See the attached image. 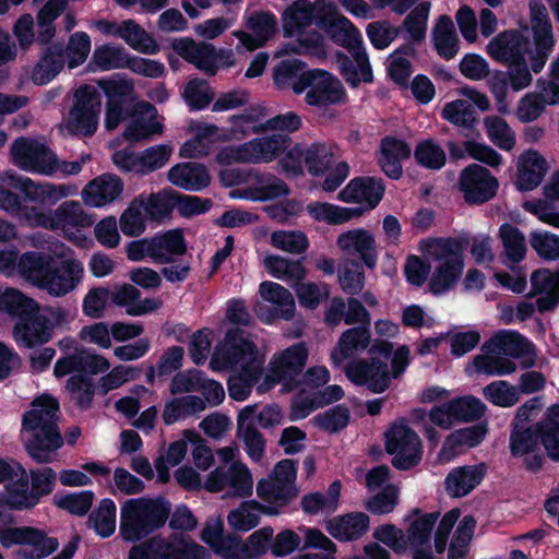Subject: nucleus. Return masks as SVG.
I'll return each instance as SVG.
<instances>
[{"label":"nucleus","mask_w":559,"mask_h":559,"mask_svg":"<svg viewBox=\"0 0 559 559\" xmlns=\"http://www.w3.org/2000/svg\"><path fill=\"white\" fill-rule=\"evenodd\" d=\"M449 408L455 423H478L484 417L487 406L474 395H464L449 401Z\"/></svg>","instance_id":"obj_50"},{"label":"nucleus","mask_w":559,"mask_h":559,"mask_svg":"<svg viewBox=\"0 0 559 559\" xmlns=\"http://www.w3.org/2000/svg\"><path fill=\"white\" fill-rule=\"evenodd\" d=\"M0 210H3L11 215L15 216L20 222L34 228V222L31 218L29 209H38L37 206H29L23 203L22 197L12 191V187L4 185L0 179Z\"/></svg>","instance_id":"obj_57"},{"label":"nucleus","mask_w":559,"mask_h":559,"mask_svg":"<svg viewBox=\"0 0 559 559\" xmlns=\"http://www.w3.org/2000/svg\"><path fill=\"white\" fill-rule=\"evenodd\" d=\"M337 247L348 257H357L362 266L369 270L378 263L377 242L373 235L364 229L356 228L342 233L336 240Z\"/></svg>","instance_id":"obj_20"},{"label":"nucleus","mask_w":559,"mask_h":559,"mask_svg":"<svg viewBox=\"0 0 559 559\" xmlns=\"http://www.w3.org/2000/svg\"><path fill=\"white\" fill-rule=\"evenodd\" d=\"M171 509V502L164 496L126 500L120 508V537L127 543H138L152 537L166 525Z\"/></svg>","instance_id":"obj_1"},{"label":"nucleus","mask_w":559,"mask_h":559,"mask_svg":"<svg viewBox=\"0 0 559 559\" xmlns=\"http://www.w3.org/2000/svg\"><path fill=\"white\" fill-rule=\"evenodd\" d=\"M414 514H419L406 528L405 542L406 547L423 548L430 542L432 530L439 518L438 512L424 513L419 509L413 510Z\"/></svg>","instance_id":"obj_43"},{"label":"nucleus","mask_w":559,"mask_h":559,"mask_svg":"<svg viewBox=\"0 0 559 559\" xmlns=\"http://www.w3.org/2000/svg\"><path fill=\"white\" fill-rule=\"evenodd\" d=\"M171 47L178 56L206 75L214 76L217 73L219 55L213 44L195 43L190 37H181L174 39Z\"/></svg>","instance_id":"obj_18"},{"label":"nucleus","mask_w":559,"mask_h":559,"mask_svg":"<svg viewBox=\"0 0 559 559\" xmlns=\"http://www.w3.org/2000/svg\"><path fill=\"white\" fill-rule=\"evenodd\" d=\"M518 169V190L527 192L542 183L548 171V163L539 152L528 150L521 155Z\"/></svg>","instance_id":"obj_28"},{"label":"nucleus","mask_w":559,"mask_h":559,"mask_svg":"<svg viewBox=\"0 0 559 559\" xmlns=\"http://www.w3.org/2000/svg\"><path fill=\"white\" fill-rule=\"evenodd\" d=\"M22 429L29 436L24 442L28 456L37 464H49L56 459L57 451L62 448L64 439L57 423L43 424L41 417L35 412H25Z\"/></svg>","instance_id":"obj_4"},{"label":"nucleus","mask_w":559,"mask_h":559,"mask_svg":"<svg viewBox=\"0 0 559 559\" xmlns=\"http://www.w3.org/2000/svg\"><path fill=\"white\" fill-rule=\"evenodd\" d=\"M151 259L159 264L175 262V257L187 252V241L182 229L175 228L157 233L150 238Z\"/></svg>","instance_id":"obj_25"},{"label":"nucleus","mask_w":559,"mask_h":559,"mask_svg":"<svg viewBox=\"0 0 559 559\" xmlns=\"http://www.w3.org/2000/svg\"><path fill=\"white\" fill-rule=\"evenodd\" d=\"M66 389L78 408L81 411L91 408L95 396V384L92 378L86 374H72L67 380Z\"/></svg>","instance_id":"obj_58"},{"label":"nucleus","mask_w":559,"mask_h":559,"mask_svg":"<svg viewBox=\"0 0 559 559\" xmlns=\"http://www.w3.org/2000/svg\"><path fill=\"white\" fill-rule=\"evenodd\" d=\"M528 38L518 29H507L487 45V53L496 61L508 64L525 57Z\"/></svg>","instance_id":"obj_22"},{"label":"nucleus","mask_w":559,"mask_h":559,"mask_svg":"<svg viewBox=\"0 0 559 559\" xmlns=\"http://www.w3.org/2000/svg\"><path fill=\"white\" fill-rule=\"evenodd\" d=\"M457 187L468 205H481L496 197L499 181L488 168L474 163L462 169Z\"/></svg>","instance_id":"obj_12"},{"label":"nucleus","mask_w":559,"mask_h":559,"mask_svg":"<svg viewBox=\"0 0 559 559\" xmlns=\"http://www.w3.org/2000/svg\"><path fill=\"white\" fill-rule=\"evenodd\" d=\"M31 489L25 500L29 501V510L38 506L44 497L52 493L56 487L57 473L49 466L31 468Z\"/></svg>","instance_id":"obj_42"},{"label":"nucleus","mask_w":559,"mask_h":559,"mask_svg":"<svg viewBox=\"0 0 559 559\" xmlns=\"http://www.w3.org/2000/svg\"><path fill=\"white\" fill-rule=\"evenodd\" d=\"M371 332L368 326H354L347 329L338 338L337 346L331 354V360L338 366L350 358L355 353L367 349L370 345Z\"/></svg>","instance_id":"obj_33"},{"label":"nucleus","mask_w":559,"mask_h":559,"mask_svg":"<svg viewBox=\"0 0 559 559\" xmlns=\"http://www.w3.org/2000/svg\"><path fill=\"white\" fill-rule=\"evenodd\" d=\"M263 263L269 274L277 280L300 282L307 274L301 260L294 261L271 254L264 258Z\"/></svg>","instance_id":"obj_46"},{"label":"nucleus","mask_w":559,"mask_h":559,"mask_svg":"<svg viewBox=\"0 0 559 559\" xmlns=\"http://www.w3.org/2000/svg\"><path fill=\"white\" fill-rule=\"evenodd\" d=\"M70 109V124L73 131L88 138L95 134L102 107V96L97 88L90 84L80 85L74 92Z\"/></svg>","instance_id":"obj_10"},{"label":"nucleus","mask_w":559,"mask_h":559,"mask_svg":"<svg viewBox=\"0 0 559 559\" xmlns=\"http://www.w3.org/2000/svg\"><path fill=\"white\" fill-rule=\"evenodd\" d=\"M469 245L466 237L431 238L428 240V253L440 263L448 259H463V252Z\"/></svg>","instance_id":"obj_49"},{"label":"nucleus","mask_w":559,"mask_h":559,"mask_svg":"<svg viewBox=\"0 0 559 559\" xmlns=\"http://www.w3.org/2000/svg\"><path fill=\"white\" fill-rule=\"evenodd\" d=\"M385 193L382 178L373 176L355 177L338 192V200L346 203L365 204L367 210L376 209Z\"/></svg>","instance_id":"obj_19"},{"label":"nucleus","mask_w":559,"mask_h":559,"mask_svg":"<svg viewBox=\"0 0 559 559\" xmlns=\"http://www.w3.org/2000/svg\"><path fill=\"white\" fill-rule=\"evenodd\" d=\"M483 395L488 402L499 407H511L520 400L518 388L506 380L490 382L483 388Z\"/></svg>","instance_id":"obj_62"},{"label":"nucleus","mask_w":559,"mask_h":559,"mask_svg":"<svg viewBox=\"0 0 559 559\" xmlns=\"http://www.w3.org/2000/svg\"><path fill=\"white\" fill-rule=\"evenodd\" d=\"M177 191L165 188L157 193H152L147 201H144V211L152 221H163L171 216L177 206Z\"/></svg>","instance_id":"obj_54"},{"label":"nucleus","mask_w":559,"mask_h":559,"mask_svg":"<svg viewBox=\"0 0 559 559\" xmlns=\"http://www.w3.org/2000/svg\"><path fill=\"white\" fill-rule=\"evenodd\" d=\"M4 185L12 187L23 194V202L28 201L43 206H52L68 195L64 186L53 183H36L31 178L17 175L14 171H5L1 175Z\"/></svg>","instance_id":"obj_13"},{"label":"nucleus","mask_w":559,"mask_h":559,"mask_svg":"<svg viewBox=\"0 0 559 559\" xmlns=\"http://www.w3.org/2000/svg\"><path fill=\"white\" fill-rule=\"evenodd\" d=\"M441 116L450 123L474 131L479 116L474 106L466 99H455L447 103L442 109Z\"/></svg>","instance_id":"obj_45"},{"label":"nucleus","mask_w":559,"mask_h":559,"mask_svg":"<svg viewBox=\"0 0 559 559\" xmlns=\"http://www.w3.org/2000/svg\"><path fill=\"white\" fill-rule=\"evenodd\" d=\"M116 37L123 39L128 46L141 53L155 55L160 50L153 36L131 19L119 24Z\"/></svg>","instance_id":"obj_38"},{"label":"nucleus","mask_w":559,"mask_h":559,"mask_svg":"<svg viewBox=\"0 0 559 559\" xmlns=\"http://www.w3.org/2000/svg\"><path fill=\"white\" fill-rule=\"evenodd\" d=\"M488 432L487 421H478L473 426L456 429L444 440L441 453L450 457L456 455L463 447L475 448L479 445Z\"/></svg>","instance_id":"obj_35"},{"label":"nucleus","mask_w":559,"mask_h":559,"mask_svg":"<svg viewBox=\"0 0 559 559\" xmlns=\"http://www.w3.org/2000/svg\"><path fill=\"white\" fill-rule=\"evenodd\" d=\"M369 516L364 512H352L330 520L326 530L335 539L348 542L360 538L369 528Z\"/></svg>","instance_id":"obj_32"},{"label":"nucleus","mask_w":559,"mask_h":559,"mask_svg":"<svg viewBox=\"0 0 559 559\" xmlns=\"http://www.w3.org/2000/svg\"><path fill=\"white\" fill-rule=\"evenodd\" d=\"M414 158L419 166L430 170H440L447 163L444 150L433 139L419 141L414 150Z\"/></svg>","instance_id":"obj_56"},{"label":"nucleus","mask_w":559,"mask_h":559,"mask_svg":"<svg viewBox=\"0 0 559 559\" xmlns=\"http://www.w3.org/2000/svg\"><path fill=\"white\" fill-rule=\"evenodd\" d=\"M385 451L392 455V466L397 471L416 467L423 457L419 436L407 424L394 423L385 432Z\"/></svg>","instance_id":"obj_6"},{"label":"nucleus","mask_w":559,"mask_h":559,"mask_svg":"<svg viewBox=\"0 0 559 559\" xmlns=\"http://www.w3.org/2000/svg\"><path fill=\"white\" fill-rule=\"evenodd\" d=\"M345 374L356 385L366 386L371 393L380 394L391 384V376L385 361L379 358L349 362Z\"/></svg>","instance_id":"obj_17"},{"label":"nucleus","mask_w":559,"mask_h":559,"mask_svg":"<svg viewBox=\"0 0 559 559\" xmlns=\"http://www.w3.org/2000/svg\"><path fill=\"white\" fill-rule=\"evenodd\" d=\"M293 91L297 95L307 91L306 103L318 108L336 105L345 95L341 81L329 71L321 69L309 70L299 83L293 84Z\"/></svg>","instance_id":"obj_7"},{"label":"nucleus","mask_w":559,"mask_h":559,"mask_svg":"<svg viewBox=\"0 0 559 559\" xmlns=\"http://www.w3.org/2000/svg\"><path fill=\"white\" fill-rule=\"evenodd\" d=\"M431 39L437 53L444 60L453 59L460 50V39L452 19L440 15L431 31Z\"/></svg>","instance_id":"obj_34"},{"label":"nucleus","mask_w":559,"mask_h":559,"mask_svg":"<svg viewBox=\"0 0 559 559\" xmlns=\"http://www.w3.org/2000/svg\"><path fill=\"white\" fill-rule=\"evenodd\" d=\"M255 491L264 503L257 500H251L250 503L262 510V514L276 516L298 497L299 488L266 477L258 480Z\"/></svg>","instance_id":"obj_16"},{"label":"nucleus","mask_w":559,"mask_h":559,"mask_svg":"<svg viewBox=\"0 0 559 559\" xmlns=\"http://www.w3.org/2000/svg\"><path fill=\"white\" fill-rule=\"evenodd\" d=\"M84 265L75 258L55 257L44 289L52 297H63L82 282Z\"/></svg>","instance_id":"obj_15"},{"label":"nucleus","mask_w":559,"mask_h":559,"mask_svg":"<svg viewBox=\"0 0 559 559\" xmlns=\"http://www.w3.org/2000/svg\"><path fill=\"white\" fill-rule=\"evenodd\" d=\"M94 492L92 490H83L79 492H67L64 495H56L55 504L70 514L84 516L88 513L94 501Z\"/></svg>","instance_id":"obj_64"},{"label":"nucleus","mask_w":559,"mask_h":559,"mask_svg":"<svg viewBox=\"0 0 559 559\" xmlns=\"http://www.w3.org/2000/svg\"><path fill=\"white\" fill-rule=\"evenodd\" d=\"M176 543L154 535L134 543L128 552V559H178Z\"/></svg>","instance_id":"obj_37"},{"label":"nucleus","mask_w":559,"mask_h":559,"mask_svg":"<svg viewBox=\"0 0 559 559\" xmlns=\"http://www.w3.org/2000/svg\"><path fill=\"white\" fill-rule=\"evenodd\" d=\"M484 126L489 140L503 151H511L515 146L514 132L506 121L499 116H487L484 119Z\"/></svg>","instance_id":"obj_59"},{"label":"nucleus","mask_w":559,"mask_h":559,"mask_svg":"<svg viewBox=\"0 0 559 559\" xmlns=\"http://www.w3.org/2000/svg\"><path fill=\"white\" fill-rule=\"evenodd\" d=\"M68 317V311L62 307H38V310L15 322L13 337L19 345L29 349L45 345L52 340L56 328L69 322Z\"/></svg>","instance_id":"obj_3"},{"label":"nucleus","mask_w":559,"mask_h":559,"mask_svg":"<svg viewBox=\"0 0 559 559\" xmlns=\"http://www.w3.org/2000/svg\"><path fill=\"white\" fill-rule=\"evenodd\" d=\"M4 185L12 187L23 194V202L28 201L43 206H52L68 195L64 186L53 183H36L31 178L17 175L14 171H5L1 175Z\"/></svg>","instance_id":"obj_14"},{"label":"nucleus","mask_w":559,"mask_h":559,"mask_svg":"<svg viewBox=\"0 0 559 559\" xmlns=\"http://www.w3.org/2000/svg\"><path fill=\"white\" fill-rule=\"evenodd\" d=\"M365 211H368L366 206L343 207L328 202H313L307 206V212L313 219L325 222L329 225H340L349 222L361 216Z\"/></svg>","instance_id":"obj_39"},{"label":"nucleus","mask_w":559,"mask_h":559,"mask_svg":"<svg viewBox=\"0 0 559 559\" xmlns=\"http://www.w3.org/2000/svg\"><path fill=\"white\" fill-rule=\"evenodd\" d=\"M499 237L503 246V263L511 271H515V264L522 262L526 257L525 236L516 226L503 223L499 227Z\"/></svg>","instance_id":"obj_36"},{"label":"nucleus","mask_w":559,"mask_h":559,"mask_svg":"<svg viewBox=\"0 0 559 559\" xmlns=\"http://www.w3.org/2000/svg\"><path fill=\"white\" fill-rule=\"evenodd\" d=\"M28 212L32 214L29 219H33L34 228L43 227L50 230L87 228L95 221L78 201H66L53 213L40 209H29Z\"/></svg>","instance_id":"obj_11"},{"label":"nucleus","mask_w":559,"mask_h":559,"mask_svg":"<svg viewBox=\"0 0 559 559\" xmlns=\"http://www.w3.org/2000/svg\"><path fill=\"white\" fill-rule=\"evenodd\" d=\"M117 507L112 499L100 500L98 507L93 510L86 521V526L93 528L102 538L110 537L116 531Z\"/></svg>","instance_id":"obj_44"},{"label":"nucleus","mask_w":559,"mask_h":559,"mask_svg":"<svg viewBox=\"0 0 559 559\" xmlns=\"http://www.w3.org/2000/svg\"><path fill=\"white\" fill-rule=\"evenodd\" d=\"M38 307L39 305L36 300L27 297L15 288H7L4 293L0 295V310L11 317H15L17 321H22L23 318L38 310Z\"/></svg>","instance_id":"obj_47"},{"label":"nucleus","mask_w":559,"mask_h":559,"mask_svg":"<svg viewBox=\"0 0 559 559\" xmlns=\"http://www.w3.org/2000/svg\"><path fill=\"white\" fill-rule=\"evenodd\" d=\"M66 64L64 46L62 43H53L47 46L39 60L32 70L31 79L36 85H46L51 82Z\"/></svg>","instance_id":"obj_30"},{"label":"nucleus","mask_w":559,"mask_h":559,"mask_svg":"<svg viewBox=\"0 0 559 559\" xmlns=\"http://www.w3.org/2000/svg\"><path fill=\"white\" fill-rule=\"evenodd\" d=\"M55 257L43 251H26L19 259V274L39 289H44Z\"/></svg>","instance_id":"obj_31"},{"label":"nucleus","mask_w":559,"mask_h":559,"mask_svg":"<svg viewBox=\"0 0 559 559\" xmlns=\"http://www.w3.org/2000/svg\"><path fill=\"white\" fill-rule=\"evenodd\" d=\"M259 293L264 300L283 308L282 316L285 320H289L293 317L295 302L287 288L281 284L264 281L260 284Z\"/></svg>","instance_id":"obj_61"},{"label":"nucleus","mask_w":559,"mask_h":559,"mask_svg":"<svg viewBox=\"0 0 559 559\" xmlns=\"http://www.w3.org/2000/svg\"><path fill=\"white\" fill-rule=\"evenodd\" d=\"M290 144L292 138L283 133L255 138L233 150L230 155L221 151L217 154V160L227 164L230 159L236 163H267L285 153Z\"/></svg>","instance_id":"obj_8"},{"label":"nucleus","mask_w":559,"mask_h":559,"mask_svg":"<svg viewBox=\"0 0 559 559\" xmlns=\"http://www.w3.org/2000/svg\"><path fill=\"white\" fill-rule=\"evenodd\" d=\"M528 9L534 41H555L551 21L543 1L530 0Z\"/></svg>","instance_id":"obj_60"},{"label":"nucleus","mask_w":559,"mask_h":559,"mask_svg":"<svg viewBox=\"0 0 559 559\" xmlns=\"http://www.w3.org/2000/svg\"><path fill=\"white\" fill-rule=\"evenodd\" d=\"M308 356L309 350L305 342L295 343L275 355L270 362L269 373L258 390L262 391L264 384L267 390L280 383L285 392L298 389V379L307 365Z\"/></svg>","instance_id":"obj_5"},{"label":"nucleus","mask_w":559,"mask_h":559,"mask_svg":"<svg viewBox=\"0 0 559 559\" xmlns=\"http://www.w3.org/2000/svg\"><path fill=\"white\" fill-rule=\"evenodd\" d=\"M481 349L486 353H501L514 359L535 356L534 344L518 331H500L496 333L485 342Z\"/></svg>","instance_id":"obj_27"},{"label":"nucleus","mask_w":559,"mask_h":559,"mask_svg":"<svg viewBox=\"0 0 559 559\" xmlns=\"http://www.w3.org/2000/svg\"><path fill=\"white\" fill-rule=\"evenodd\" d=\"M539 432L537 423L524 426L520 423H512L509 438V449L512 457H522L538 450Z\"/></svg>","instance_id":"obj_41"},{"label":"nucleus","mask_w":559,"mask_h":559,"mask_svg":"<svg viewBox=\"0 0 559 559\" xmlns=\"http://www.w3.org/2000/svg\"><path fill=\"white\" fill-rule=\"evenodd\" d=\"M157 109L153 104L145 100L138 102V108L122 132L123 139L130 143H136L162 134L164 124L157 121Z\"/></svg>","instance_id":"obj_21"},{"label":"nucleus","mask_w":559,"mask_h":559,"mask_svg":"<svg viewBox=\"0 0 559 559\" xmlns=\"http://www.w3.org/2000/svg\"><path fill=\"white\" fill-rule=\"evenodd\" d=\"M263 368L242 367L237 376L230 377L227 386L230 399L241 402L249 397L252 388L259 382Z\"/></svg>","instance_id":"obj_52"},{"label":"nucleus","mask_w":559,"mask_h":559,"mask_svg":"<svg viewBox=\"0 0 559 559\" xmlns=\"http://www.w3.org/2000/svg\"><path fill=\"white\" fill-rule=\"evenodd\" d=\"M464 270V260L448 259L439 263L429 280V290L439 296L452 289L460 281Z\"/></svg>","instance_id":"obj_40"},{"label":"nucleus","mask_w":559,"mask_h":559,"mask_svg":"<svg viewBox=\"0 0 559 559\" xmlns=\"http://www.w3.org/2000/svg\"><path fill=\"white\" fill-rule=\"evenodd\" d=\"M169 182L186 191L200 192L211 185V175L204 164L182 162L167 173Z\"/></svg>","instance_id":"obj_24"},{"label":"nucleus","mask_w":559,"mask_h":559,"mask_svg":"<svg viewBox=\"0 0 559 559\" xmlns=\"http://www.w3.org/2000/svg\"><path fill=\"white\" fill-rule=\"evenodd\" d=\"M10 153L13 164L25 171L50 176L58 169L57 155L46 144L34 139H15Z\"/></svg>","instance_id":"obj_9"},{"label":"nucleus","mask_w":559,"mask_h":559,"mask_svg":"<svg viewBox=\"0 0 559 559\" xmlns=\"http://www.w3.org/2000/svg\"><path fill=\"white\" fill-rule=\"evenodd\" d=\"M338 283L345 294L349 296L359 295L365 286L362 264L356 259L347 260L338 272Z\"/></svg>","instance_id":"obj_63"},{"label":"nucleus","mask_w":559,"mask_h":559,"mask_svg":"<svg viewBox=\"0 0 559 559\" xmlns=\"http://www.w3.org/2000/svg\"><path fill=\"white\" fill-rule=\"evenodd\" d=\"M380 157L378 163L382 171L391 179L397 180L403 175L402 160L412 155L409 144L393 135H385L380 141Z\"/></svg>","instance_id":"obj_26"},{"label":"nucleus","mask_w":559,"mask_h":559,"mask_svg":"<svg viewBox=\"0 0 559 559\" xmlns=\"http://www.w3.org/2000/svg\"><path fill=\"white\" fill-rule=\"evenodd\" d=\"M486 472L484 463L453 468L445 477V489L452 497H465L483 481Z\"/></svg>","instance_id":"obj_29"},{"label":"nucleus","mask_w":559,"mask_h":559,"mask_svg":"<svg viewBox=\"0 0 559 559\" xmlns=\"http://www.w3.org/2000/svg\"><path fill=\"white\" fill-rule=\"evenodd\" d=\"M15 469L17 471V478L8 481L5 485V495L8 500L13 507V511H28L29 501L25 500L26 495H29L31 477L29 472L21 463H16Z\"/></svg>","instance_id":"obj_55"},{"label":"nucleus","mask_w":559,"mask_h":559,"mask_svg":"<svg viewBox=\"0 0 559 559\" xmlns=\"http://www.w3.org/2000/svg\"><path fill=\"white\" fill-rule=\"evenodd\" d=\"M130 56L123 47L105 44L95 48L90 67L95 64L102 71L127 69Z\"/></svg>","instance_id":"obj_51"},{"label":"nucleus","mask_w":559,"mask_h":559,"mask_svg":"<svg viewBox=\"0 0 559 559\" xmlns=\"http://www.w3.org/2000/svg\"><path fill=\"white\" fill-rule=\"evenodd\" d=\"M314 20L313 9L310 3H295L288 8L282 16L284 37H295L309 27Z\"/></svg>","instance_id":"obj_48"},{"label":"nucleus","mask_w":559,"mask_h":559,"mask_svg":"<svg viewBox=\"0 0 559 559\" xmlns=\"http://www.w3.org/2000/svg\"><path fill=\"white\" fill-rule=\"evenodd\" d=\"M430 8V2H419L403 21L401 29L403 28L415 44H423L426 39Z\"/></svg>","instance_id":"obj_53"},{"label":"nucleus","mask_w":559,"mask_h":559,"mask_svg":"<svg viewBox=\"0 0 559 559\" xmlns=\"http://www.w3.org/2000/svg\"><path fill=\"white\" fill-rule=\"evenodd\" d=\"M264 356L258 346L240 328L228 329L224 338L216 344L210 359L213 371L231 370L237 366L263 368Z\"/></svg>","instance_id":"obj_2"},{"label":"nucleus","mask_w":559,"mask_h":559,"mask_svg":"<svg viewBox=\"0 0 559 559\" xmlns=\"http://www.w3.org/2000/svg\"><path fill=\"white\" fill-rule=\"evenodd\" d=\"M124 183L115 174H103L94 178L83 189V199L86 204L102 207L121 199Z\"/></svg>","instance_id":"obj_23"}]
</instances>
